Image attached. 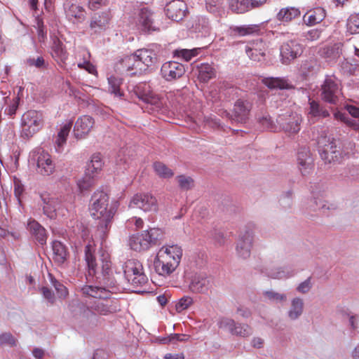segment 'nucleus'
Masks as SVG:
<instances>
[{"instance_id": "obj_1", "label": "nucleus", "mask_w": 359, "mask_h": 359, "mask_svg": "<svg viewBox=\"0 0 359 359\" xmlns=\"http://www.w3.org/2000/svg\"><path fill=\"white\" fill-rule=\"evenodd\" d=\"M84 259L87 267L86 280L103 283L106 286L113 287L116 280L113 276L111 262L108 253L102 252L97 259L95 257V247L90 241L84 248Z\"/></svg>"}, {"instance_id": "obj_2", "label": "nucleus", "mask_w": 359, "mask_h": 359, "mask_svg": "<svg viewBox=\"0 0 359 359\" xmlns=\"http://www.w3.org/2000/svg\"><path fill=\"white\" fill-rule=\"evenodd\" d=\"M164 231L159 228H150L140 233L131 236L129 239L130 248L137 252L145 251L156 245L164 238Z\"/></svg>"}, {"instance_id": "obj_3", "label": "nucleus", "mask_w": 359, "mask_h": 359, "mask_svg": "<svg viewBox=\"0 0 359 359\" xmlns=\"http://www.w3.org/2000/svg\"><path fill=\"white\" fill-rule=\"evenodd\" d=\"M133 92L137 97L144 102L147 109L153 112L164 113V102L157 95L152 92L150 86L147 83H140L135 86Z\"/></svg>"}, {"instance_id": "obj_4", "label": "nucleus", "mask_w": 359, "mask_h": 359, "mask_svg": "<svg viewBox=\"0 0 359 359\" xmlns=\"http://www.w3.org/2000/svg\"><path fill=\"white\" fill-rule=\"evenodd\" d=\"M125 278L134 287H142L148 283L142 263L134 259L127 260L123 266Z\"/></svg>"}, {"instance_id": "obj_5", "label": "nucleus", "mask_w": 359, "mask_h": 359, "mask_svg": "<svg viewBox=\"0 0 359 359\" xmlns=\"http://www.w3.org/2000/svg\"><path fill=\"white\" fill-rule=\"evenodd\" d=\"M319 154L321 158L326 163L339 161L342 158V152L338 147L337 141L326 136H320L317 140Z\"/></svg>"}, {"instance_id": "obj_6", "label": "nucleus", "mask_w": 359, "mask_h": 359, "mask_svg": "<svg viewBox=\"0 0 359 359\" xmlns=\"http://www.w3.org/2000/svg\"><path fill=\"white\" fill-rule=\"evenodd\" d=\"M43 125V116L40 111L30 110L22 117V133L24 138L29 139L37 133Z\"/></svg>"}, {"instance_id": "obj_7", "label": "nucleus", "mask_w": 359, "mask_h": 359, "mask_svg": "<svg viewBox=\"0 0 359 359\" xmlns=\"http://www.w3.org/2000/svg\"><path fill=\"white\" fill-rule=\"evenodd\" d=\"M321 99L325 102L337 104L341 97L339 81L334 76H327L320 88Z\"/></svg>"}, {"instance_id": "obj_8", "label": "nucleus", "mask_w": 359, "mask_h": 359, "mask_svg": "<svg viewBox=\"0 0 359 359\" xmlns=\"http://www.w3.org/2000/svg\"><path fill=\"white\" fill-rule=\"evenodd\" d=\"M109 196L102 191H95L91 197L90 211L93 218L102 217L108 215L113 205L109 206Z\"/></svg>"}, {"instance_id": "obj_9", "label": "nucleus", "mask_w": 359, "mask_h": 359, "mask_svg": "<svg viewBox=\"0 0 359 359\" xmlns=\"http://www.w3.org/2000/svg\"><path fill=\"white\" fill-rule=\"evenodd\" d=\"M304 52V46L297 40H289L280 47V60L283 65H289Z\"/></svg>"}, {"instance_id": "obj_10", "label": "nucleus", "mask_w": 359, "mask_h": 359, "mask_svg": "<svg viewBox=\"0 0 359 359\" xmlns=\"http://www.w3.org/2000/svg\"><path fill=\"white\" fill-rule=\"evenodd\" d=\"M252 109V103L243 99H238L234 104L233 114L224 111L223 115L229 118L232 123H245L249 118Z\"/></svg>"}, {"instance_id": "obj_11", "label": "nucleus", "mask_w": 359, "mask_h": 359, "mask_svg": "<svg viewBox=\"0 0 359 359\" xmlns=\"http://www.w3.org/2000/svg\"><path fill=\"white\" fill-rule=\"evenodd\" d=\"M297 168L302 176L311 175L314 169V158L309 147H300L297 154Z\"/></svg>"}, {"instance_id": "obj_12", "label": "nucleus", "mask_w": 359, "mask_h": 359, "mask_svg": "<svg viewBox=\"0 0 359 359\" xmlns=\"http://www.w3.org/2000/svg\"><path fill=\"white\" fill-rule=\"evenodd\" d=\"M164 11L165 15L172 21L180 22L189 13L186 3L182 0H172L168 3Z\"/></svg>"}, {"instance_id": "obj_13", "label": "nucleus", "mask_w": 359, "mask_h": 359, "mask_svg": "<svg viewBox=\"0 0 359 359\" xmlns=\"http://www.w3.org/2000/svg\"><path fill=\"white\" fill-rule=\"evenodd\" d=\"M129 206L137 208L144 212H156L158 210L157 201L149 194H137L131 199Z\"/></svg>"}, {"instance_id": "obj_14", "label": "nucleus", "mask_w": 359, "mask_h": 359, "mask_svg": "<svg viewBox=\"0 0 359 359\" xmlns=\"http://www.w3.org/2000/svg\"><path fill=\"white\" fill-rule=\"evenodd\" d=\"M254 233L251 229L245 230L241 233L236 243V253L242 259H247L250 256L252 247Z\"/></svg>"}, {"instance_id": "obj_15", "label": "nucleus", "mask_w": 359, "mask_h": 359, "mask_svg": "<svg viewBox=\"0 0 359 359\" xmlns=\"http://www.w3.org/2000/svg\"><path fill=\"white\" fill-rule=\"evenodd\" d=\"M212 279L205 273H195L190 278L189 290L194 293H207L212 287Z\"/></svg>"}, {"instance_id": "obj_16", "label": "nucleus", "mask_w": 359, "mask_h": 359, "mask_svg": "<svg viewBox=\"0 0 359 359\" xmlns=\"http://www.w3.org/2000/svg\"><path fill=\"white\" fill-rule=\"evenodd\" d=\"M186 72L184 66L177 62L170 61L163 64L161 69L162 77L167 81H172L181 78Z\"/></svg>"}, {"instance_id": "obj_17", "label": "nucleus", "mask_w": 359, "mask_h": 359, "mask_svg": "<svg viewBox=\"0 0 359 359\" xmlns=\"http://www.w3.org/2000/svg\"><path fill=\"white\" fill-rule=\"evenodd\" d=\"M156 255L154 260V268L155 271L160 276H167L172 273L179 266L175 259L168 260L167 255L163 253Z\"/></svg>"}, {"instance_id": "obj_18", "label": "nucleus", "mask_w": 359, "mask_h": 359, "mask_svg": "<svg viewBox=\"0 0 359 359\" xmlns=\"http://www.w3.org/2000/svg\"><path fill=\"white\" fill-rule=\"evenodd\" d=\"M301 121V118L297 114L280 116L276 120L279 125V130H283L290 134L297 133L300 130Z\"/></svg>"}, {"instance_id": "obj_19", "label": "nucleus", "mask_w": 359, "mask_h": 359, "mask_svg": "<svg viewBox=\"0 0 359 359\" xmlns=\"http://www.w3.org/2000/svg\"><path fill=\"white\" fill-rule=\"evenodd\" d=\"M138 26L141 31L147 33L159 30L154 22V13L147 8H143L140 11Z\"/></svg>"}, {"instance_id": "obj_20", "label": "nucleus", "mask_w": 359, "mask_h": 359, "mask_svg": "<svg viewBox=\"0 0 359 359\" xmlns=\"http://www.w3.org/2000/svg\"><path fill=\"white\" fill-rule=\"evenodd\" d=\"M308 104L306 111L310 120L315 121L330 116L329 110L320 101L309 98Z\"/></svg>"}, {"instance_id": "obj_21", "label": "nucleus", "mask_w": 359, "mask_h": 359, "mask_svg": "<svg viewBox=\"0 0 359 359\" xmlns=\"http://www.w3.org/2000/svg\"><path fill=\"white\" fill-rule=\"evenodd\" d=\"M90 309L100 315L107 316L116 313L118 308L116 302L104 297L95 300L90 306Z\"/></svg>"}, {"instance_id": "obj_22", "label": "nucleus", "mask_w": 359, "mask_h": 359, "mask_svg": "<svg viewBox=\"0 0 359 359\" xmlns=\"http://www.w3.org/2000/svg\"><path fill=\"white\" fill-rule=\"evenodd\" d=\"M37 171L42 175L48 176L55 170V164L53 163L50 156L45 151L38 152L36 157Z\"/></svg>"}, {"instance_id": "obj_23", "label": "nucleus", "mask_w": 359, "mask_h": 359, "mask_svg": "<svg viewBox=\"0 0 359 359\" xmlns=\"http://www.w3.org/2000/svg\"><path fill=\"white\" fill-rule=\"evenodd\" d=\"M64 9L67 18L73 23L81 22L86 18L85 10L77 4L66 2Z\"/></svg>"}, {"instance_id": "obj_24", "label": "nucleus", "mask_w": 359, "mask_h": 359, "mask_svg": "<svg viewBox=\"0 0 359 359\" xmlns=\"http://www.w3.org/2000/svg\"><path fill=\"white\" fill-rule=\"evenodd\" d=\"M115 212L116 210L114 208H111L108 215H104L102 217L95 218V219H99L97 225L96 236L102 241H104L107 236Z\"/></svg>"}, {"instance_id": "obj_25", "label": "nucleus", "mask_w": 359, "mask_h": 359, "mask_svg": "<svg viewBox=\"0 0 359 359\" xmlns=\"http://www.w3.org/2000/svg\"><path fill=\"white\" fill-rule=\"evenodd\" d=\"M94 120L90 116L78 118L74 125V135L76 138H83L88 135L94 126Z\"/></svg>"}, {"instance_id": "obj_26", "label": "nucleus", "mask_w": 359, "mask_h": 359, "mask_svg": "<svg viewBox=\"0 0 359 359\" xmlns=\"http://www.w3.org/2000/svg\"><path fill=\"white\" fill-rule=\"evenodd\" d=\"M122 65L130 75L141 74L144 71V66L140 62L135 53L126 56L122 60Z\"/></svg>"}, {"instance_id": "obj_27", "label": "nucleus", "mask_w": 359, "mask_h": 359, "mask_svg": "<svg viewBox=\"0 0 359 359\" xmlns=\"http://www.w3.org/2000/svg\"><path fill=\"white\" fill-rule=\"evenodd\" d=\"M27 229L39 244L46 243L47 238L46 229L38 222L32 219H29Z\"/></svg>"}, {"instance_id": "obj_28", "label": "nucleus", "mask_w": 359, "mask_h": 359, "mask_svg": "<svg viewBox=\"0 0 359 359\" xmlns=\"http://www.w3.org/2000/svg\"><path fill=\"white\" fill-rule=\"evenodd\" d=\"M325 16V9L318 7L306 12L303 16V21L307 26H313L321 22Z\"/></svg>"}, {"instance_id": "obj_29", "label": "nucleus", "mask_w": 359, "mask_h": 359, "mask_svg": "<svg viewBox=\"0 0 359 359\" xmlns=\"http://www.w3.org/2000/svg\"><path fill=\"white\" fill-rule=\"evenodd\" d=\"M304 303L303 299L296 297L291 299L290 305L287 311V316L290 320H297L303 314Z\"/></svg>"}, {"instance_id": "obj_30", "label": "nucleus", "mask_w": 359, "mask_h": 359, "mask_svg": "<svg viewBox=\"0 0 359 359\" xmlns=\"http://www.w3.org/2000/svg\"><path fill=\"white\" fill-rule=\"evenodd\" d=\"M140 62L144 66V71L156 64L158 58L155 52L150 49H140L135 52Z\"/></svg>"}, {"instance_id": "obj_31", "label": "nucleus", "mask_w": 359, "mask_h": 359, "mask_svg": "<svg viewBox=\"0 0 359 359\" xmlns=\"http://www.w3.org/2000/svg\"><path fill=\"white\" fill-rule=\"evenodd\" d=\"M111 16L108 12L96 13L92 18L90 27L94 32H100L104 29L110 20Z\"/></svg>"}, {"instance_id": "obj_32", "label": "nucleus", "mask_w": 359, "mask_h": 359, "mask_svg": "<svg viewBox=\"0 0 359 359\" xmlns=\"http://www.w3.org/2000/svg\"><path fill=\"white\" fill-rule=\"evenodd\" d=\"M167 255L168 260L172 261L175 259L177 264L179 265L182 257V250L180 246L177 245H164L158 252L157 255Z\"/></svg>"}, {"instance_id": "obj_33", "label": "nucleus", "mask_w": 359, "mask_h": 359, "mask_svg": "<svg viewBox=\"0 0 359 359\" xmlns=\"http://www.w3.org/2000/svg\"><path fill=\"white\" fill-rule=\"evenodd\" d=\"M53 259L58 265L63 264L67 259L68 252L66 247L58 241L53 242Z\"/></svg>"}, {"instance_id": "obj_34", "label": "nucleus", "mask_w": 359, "mask_h": 359, "mask_svg": "<svg viewBox=\"0 0 359 359\" xmlns=\"http://www.w3.org/2000/svg\"><path fill=\"white\" fill-rule=\"evenodd\" d=\"M260 31L259 25H243L241 26H233L231 27V34L240 36H244L251 34H257Z\"/></svg>"}, {"instance_id": "obj_35", "label": "nucleus", "mask_w": 359, "mask_h": 359, "mask_svg": "<svg viewBox=\"0 0 359 359\" xmlns=\"http://www.w3.org/2000/svg\"><path fill=\"white\" fill-rule=\"evenodd\" d=\"M343 53V44L337 43L333 45L327 46L322 50V55L329 61H335Z\"/></svg>"}, {"instance_id": "obj_36", "label": "nucleus", "mask_w": 359, "mask_h": 359, "mask_svg": "<svg viewBox=\"0 0 359 359\" xmlns=\"http://www.w3.org/2000/svg\"><path fill=\"white\" fill-rule=\"evenodd\" d=\"M301 12L299 8L294 7H287L280 10L278 13L276 18L278 20L288 22L293 19L299 18Z\"/></svg>"}, {"instance_id": "obj_37", "label": "nucleus", "mask_w": 359, "mask_h": 359, "mask_svg": "<svg viewBox=\"0 0 359 359\" xmlns=\"http://www.w3.org/2000/svg\"><path fill=\"white\" fill-rule=\"evenodd\" d=\"M266 273L269 277L273 279H286L293 276L294 275L293 271L288 267L267 269Z\"/></svg>"}, {"instance_id": "obj_38", "label": "nucleus", "mask_w": 359, "mask_h": 359, "mask_svg": "<svg viewBox=\"0 0 359 359\" xmlns=\"http://www.w3.org/2000/svg\"><path fill=\"white\" fill-rule=\"evenodd\" d=\"M216 71L215 68L209 64H201L198 67V79L202 82H208L211 79L215 77Z\"/></svg>"}, {"instance_id": "obj_39", "label": "nucleus", "mask_w": 359, "mask_h": 359, "mask_svg": "<svg viewBox=\"0 0 359 359\" xmlns=\"http://www.w3.org/2000/svg\"><path fill=\"white\" fill-rule=\"evenodd\" d=\"M83 294L92 297L95 299L104 298L103 294L106 290L104 287L86 285L81 288Z\"/></svg>"}, {"instance_id": "obj_40", "label": "nucleus", "mask_w": 359, "mask_h": 359, "mask_svg": "<svg viewBox=\"0 0 359 359\" xmlns=\"http://www.w3.org/2000/svg\"><path fill=\"white\" fill-rule=\"evenodd\" d=\"M265 85L271 89H288L290 88L287 80L281 78H266L264 80Z\"/></svg>"}, {"instance_id": "obj_41", "label": "nucleus", "mask_w": 359, "mask_h": 359, "mask_svg": "<svg viewBox=\"0 0 359 359\" xmlns=\"http://www.w3.org/2000/svg\"><path fill=\"white\" fill-rule=\"evenodd\" d=\"M153 168L156 175L161 178L169 179L174 175L172 170L162 162H154Z\"/></svg>"}, {"instance_id": "obj_42", "label": "nucleus", "mask_w": 359, "mask_h": 359, "mask_svg": "<svg viewBox=\"0 0 359 359\" xmlns=\"http://www.w3.org/2000/svg\"><path fill=\"white\" fill-rule=\"evenodd\" d=\"M52 55L53 57L63 61L67 58V52L64 48L63 43L58 39H53L52 46Z\"/></svg>"}, {"instance_id": "obj_43", "label": "nucleus", "mask_w": 359, "mask_h": 359, "mask_svg": "<svg viewBox=\"0 0 359 359\" xmlns=\"http://www.w3.org/2000/svg\"><path fill=\"white\" fill-rule=\"evenodd\" d=\"M246 53L252 60L260 62L264 60L265 48L260 42L259 47L248 48L246 49Z\"/></svg>"}, {"instance_id": "obj_44", "label": "nucleus", "mask_w": 359, "mask_h": 359, "mask_svg": "<svg viewBox=\"0 0 359 359\" xmlns=\"http://www.w3.org/2000/svg\"><path fill=\"white\" fill-rule=\"evenodd\" d=\"M102 166V157L100 154H94L89 163L86 165V173L94 175L97 170H100Z\"/></svg>"}, {"instance_id": "obj_45", "label": "nucleus", "mask_w": 359, "mask_h": 359, "mask_svg": "<svg viewBox=\"0 0 359 359\" xmlns=\"http://www.w3.org/2000/svg\"><path fill=\"white\" fill-rule=\"evenodd\" d=\"M250 3V0H231L230 8L235 13H243L249 10Z\"/></svg>"}, {"instance_id": "obj_46", "label": "nucleus", "mask_w": 359, "mask_h": 359, "mask_svg": "<svg viewBox=\"0 0 359 359\" xmlns=\"http://www.w3.org/2000/svg\"><path fill=\"white\" fill-rule=\"evenodd\" d=\"M252 334V329L247 324H243L236 322V326H234L231 332L232 335H235L241 337H248Z\"/></svg>"}, {"instance_id": "obj_47", "label": "nucleus", "mask_w": 359, "mask_h": 359, "mask_svg": "<svg viewBox=\"0 0 359 359\" xmlns=\"http://www.w3.org/2000/svg\"><path fill=\"white\" fill-rule=\"evenodd\" d=\"M309 208L313 211L319 210L323 212H325L326 210L330 209V206L327 205V203L324 200L315 196L309 201Z\"/></svg>"}, {"instance_id": "obj_48", "label": "nucleus", "mask_w": 359, "mask_h": 359, "mask_svg": "<svg viewBox=\"0 0 359 359\" xmlns=\"http://www.w3.org/2000/svg\"><path fill=\"white\" fill-rule=\"evenodd\" d=\"M25 64L29 67H34L39 69H44L48 67V62L43 56L29 57L25 60Z\"/></svg>"}, {"instance_id": "obj_49", "label": "nucleus", "mask_w": 359, "mask_h": 359, "mask_svg": "<svg viewBox=\"0 0 359 359\" xmlns=\"http://www.w3.org/2000/svg\"><path fill=\"white\" fill-rule=\"evenodd\" d=\"M263 296L266 299L273 303H282L287 300V296L285 293H280L274 290L264 291Z\"/></svg>"}, {"instance_id": "obj_50", "label": "nucleus", "mask_w": 359, "mask_h": 359, "mask_svg": "<svg viewBox=\"0 0 359 359\" xmlns=\"http://www.w3.org/2000/svg\"><path fill=\"white\" fill-rule=\"evenodd\" d=\"M72 126V123H69L61 127L55 140V143L59 147H62L63 144L66 142L67 137L69 135Z\"/></svg>"}, {"instance_id": "obj_51", "label": "nucleus", "mask_w": 359, "mask_h": 359, "mask_svg": "<svg viewBox=\"0 0 359 359\" xmlns=\"http://www.w3.org/2000/svg\"><path fill=\"white\" fill-rule=\"evenodd\" d=\"M50 280L52 285L56 290L59 298H65L68 295L67 287L59 282L53 275L49 274Z\"/></svg>"}, {"instance_id": "obj_52", "label": "nucleus", "mask_w": 359, "mask_h": 359, "mask_svg": "<svg viewBox=\"0 0 359 359\" xmlns=\"http://www.w3.org/2000/svg\"><path fill=\"white\" fill-rule=\"evenodd\" d=\"M180 188L182 190L187 191L192 189L194 186V180L184 175H179L176 177Z\"/></svg>"}, {"instance_id": "obj_53", "label": "nucleus", "mask_w": 359, "mask_h": 359, "mask_svg": "<svg viewBox=\"0 0 359 359\" xmlns=\"http://www.w3.org/2000/svg\"><path fill=\"white\" fill-rule=\"evenodd\" d=\"M259 121L262 127L272 132L279 131V125L275 123L269 116H264L259 118Z\"/></svg>"}, {"instance_id": "obj_54", "label": "nucleus", "mask_w": 359, "mask_h": 359, "mask_svg": "<svg viewBox=\"0 0 359 359\" xmlns=\"http://www.w3.org/2000/svg\"><path fill=\"white\" fill-rule=\"evenodd\" d=\"M93 177V175L85 172V176L78 181V186L81 191H86L93 186L94 183Z\"/></svg>"}, {"instance_id": "obj_55", "label": "nucleus", "mask_w": 359, "mask_h": 359, "mask_svg": "<svg viewBox=\"0 0 359 359\" xmlns=\"http://www.w3.org/2000/svg\"><path fill=\"white\" fill-rule=\"evenodd\" d=\"M347 29L352 34H359V14H353L348 18Z\"/></svg>"}, {"instance_id": "obj_56", "label": "nucleus", "mask_w": 359, "mask_h": 359, "mask_svg": "<svg viewBox=\"0 0 359 359\" xmlns=\"http://www.w3.org/2000/svg\"><path fill=\"white\" fill-rule=\"evenodd\" d=\"M197 54L196 49H181V50H175L173 51V56L177 57H181L184 59L185 61H189L193 57L196 56Z\"/></svg>"}, {"instance_id": "obj_57", "label": "nucleus", "mask_w": 359, "mask_h": 359, "mask_svg": "<svg viewBox=\"0 0 359 359\" xmlns=\"http://www.w3.org/2000/svg\"><path fill=\"white\" fill-rule=\"evenodd\" d=\"M217 325L220 329L231 334L234 326H236V321L229 318H221L217 321Z\"/></svg>"}, {"instance_id": "obj_58", "label": "nucleus", "mask_w": 359, "mask_h": 359, "mask_svg": "<svg viewBox=\"0 0 359 359\" xmlns=\"http://www.w3.org/2000/svg\"><path fill=\"white\" fill-rule=\"evenodd\" d=\"M196 29L203 35H207L210 31V25L209 20L203 17L198 18V23L196 25Z\"/></svg>"}, {"instance_id": "obj_59", "label": "nucleus", "mask_w": 359, "mask_h": 359, "mask_svg": "<svg viewBox=\"0 0 359 359\" xmlns=\"http://www.w3.org/2000/svg\"><path fill=\"white\" fill-rule=\"evenodd\" d=\"M316 67L317 62L316 60H305L301 65V71L305 76H307L313 73L316 71Z\"/></svg>"}, {"instance_id": "obj_60", "label": "nucleus", "mask_w": 359, "mask_h": 359, "mask_svg": "<svg viewBox=\"0 0 359 359\" xmlns=\"http://www.w3.org/2000/svg\"><path fill=\"white\" fill-rule=\"evenodd\" d=\"M20 102V97L18 96H15L12 100L10 98V101H8V107L5 109V114L8 115L9 116H13L15 114L16 110L18 107Z\"/></svg>"}, {"instance_id": "obj_61", "label": "nucleus", "mask_w": 359, "mask_h": 359, "mask_svg": "<svg viewBox=\"0 0 359 359\" xmlns=\"http://www.w3.org/2000/svg\"><path fill=\"white\" fill-rule=\"evenodd\" d=\"M4 345L15 346L17 345V340L10 332L2 333L0 334V346Z\"/></svg>"}, {"instance_id": "obj_62", "label": "nucleus", "mask_w": 359, "mask_h": 359, "mask_svg": "<svg viewBox=\"0 0 359 359\" xmlns=\"http://www.w3.org/2000/svg\"><path fill=\"white\" fill-rule=\"evenodd\" d=\"M193 302V299L191 297L184 296L176 304V310L177 312H182V311L188 309Z\"/></svg>"}, {"instance_id": "obj_63", "label": "nucleus", "mask_w": 359, "mask_h": 359, "mask_svg": "<svg viewBox=\"0 0 359 359\" xmlns=\"http://www.w3.org/2000/svg\"><path fill=\"white\" fill-rule=\"evenodd\" d=\"M109 84V90L111 93H114L116 96H121L122 94L120 92L119 86L120 80L115 76H111L108 79Z\"/></svg>"}, {"instance_id": "obj_64", "label": "nucleus", "mask_w": 359, "mask_h": 359, "mask_svg": "<svg viewBox=\"0 0 359 359\" xmlns=\"http://www.w3.org/2000/svg\"><path fill=\"white\" fill-rule=\"evenodd\" d=\"M292 195H293L292 191L289 190V191H286L285 193H284L281 196L279 201H280V205L284 208H289L291 207L292 201Z\"/></svg>"}]
</instances>
